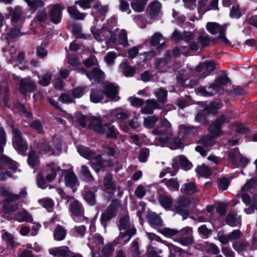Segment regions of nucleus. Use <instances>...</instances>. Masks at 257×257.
Segmentation results:
<instances>
[{
	"label": "nucleus",
	"instance_id": "nucleus-1",
	"mask_svg": "<svg viewBox=\"0 0 257 257\" xmlns=\"http://www.w3.org/2000/svg\"><path fill=\"white\" fill-rule=\"evenodd\" d=\"M230 83L229 78L225 75L217 78L214 83L212 84L207 90L203 87L198 88V92L203 96H211L214 94L221 93L223 91L222 85H226Z\"/></svg>",
	"mask_w": 257,
	"mask_h": 257
},
{
	"label": "nucleus",
	"instance_id": "nucleus-2",
	"mask_svg": "<svg viewBox=\"0 0 257 257\" xmlns=\"http://www.w3.org/2000/svg\"><path fill=\"white\" fill-rule=\"evenodd\" d=\"M161 127L153 130L152 133L159 136L156 138L161 143H166L170 141L172 137L171 124L164 118L160 121Z\"/></svg>",
	"mask_w": 257,
	"mask_h": 257
},
{
	"label": "nucleus",
	"instance_id": "nucleus-3",
	"mask_svg": "<svg viewBox=\"0 0 257 257\" xmlns=\"http://www.w3.org/2000/svg\"><path fill=\"white\" fill-rule=\"evenodd\" d=\"M69 205L70 216L77 223L88 222V218L85 216V210L82 204L78 200L73 199Z\"/></svg>",
	"mask_w": 257,
	"mask_h": 257
},
{
	"label": "nucleus",
	"instance_id": "nucleus-4",
	"mask_svg": "<svg viewBox=\"0 0 257 257\" xmlns=\"http://www.w3.org/2000/svg\"><path fill=\"white\" fill-rule=\"evenodd\" d=\"M8 168L12 172H16L18 170V164L6 156L0 157V180H5L8 177H11L10 172L3 170Z\"/></svg>",
	"mask_w": 257,
	"mask_h": 257
},
{
	"label": "nucleus",
	"instance_id": "nucleus-5",
	"mask_svg": "<svg viewBox=\"0 0 257 257\" xmlns=\"http://www.w3.org/2000/svg\"><path fill=\"white\" fill-rule=\"evenodd\" d=\"M227 26L228 25L226 24L220 25L215 22H208L206 24V29L212 35L218 34V38L227 44L229 42L225 37V32Z\"/></svg>",
	"mask_w": 257,
	"mask_h": 257
},
{
	"label": "nucleus",
	"instance_id": "nucleus-6",
	"mask_svg": "<svg viewBox=\"0 0 257 257\" xmlns=\"http://www.w3.org/2000/svg\"><path fill=\"white\" fill-rule=\"evenodd\" d=\"M1 194L4 198L5 202L11 203L19 200L23 201L27 198L28 192L26 187L22 188L18 194H14L8 189H2Z\"/></svg>",
	"mask_w": 257,
	"mask_h": 257
},
{
	"label": "nucleus",
	"instance_id": "nucleus-7",
	"mask_svg": "<svg viewBox=\"0 0 257 257\" xmlns=\"http://www.w3.org/2000/svg\"><path fill=\"white\" fill-rule=\"evenodd\" d=\"M37 147L40 154H46L52 151L54 148L59 150L61 148V142L58 138L55 137L51 142H48L46 140L42 141Z\"/></svg>",
	"mask_w": 257,
	"mask_h": 257
},
{
	"label": "nucleus",
	"instance_id": "nucleus-8",
	"mask_svg": "<svg viewBox=\"0 0 257 257\" xmlns=\"http://www.w3.org/2000/svg\"><path fill=\"white\" fill-rule=\"evenodd\" d=\"M190 203V200L189 198L180 196L175 205V209L176 212L183 217V219L187 218L189 215V211L188 206Z\"/></svg>",
	"mask_w": 257,
	"mask_h": 257
},
{
	"label": "nucleus",
	"instance_id": "nucleus-9",
	"mask_svg": "<svg viewBox=\"0 0 257 257\" xmlns=\"http://www.w3.org/2000/svg\"><path fill=\"white\" fill-rule=\"evenodd\" d=\"M14 135L13 146L20 153L23 154L27 150L28 145L26 142L21 136V133L17 128L13 127Z\"/></svg>",
	"mask_w": 257,
	"mask_h": 257
},
{
	"label": "nucleus",
	"instance_id": "nucleus-10",
	"mask_svg": "<svg viewBox=\"0 0 257 257\" xmlns=\"http://www.w3.org/2000/svg\"><path fill=\"white\" fill-rule=\"evenodd\" d=\"M227 119L224 115H221L215 121L211 124L209 127V131L211 136L214 138L222 135L221 130L222 125L227 122Z\"/></svg>",
	"mask_w": 257,
	"mask_h": 257
},
{
	"label": "nucleus",
	"instance_id": "nucleus-11",
	"mask_svg": "<svg viewBox=\"0 0 257 257\" xmlns=\"http://www.w3.org/2000/svg\"><path fill=\"white\" fill-rule=\"evenodd\" d=\"M192 228L190 227H185L179 232L177 238V241L183 245H188L193 243Z\"/></svg>",
	"mask_w": 257,
	"mask_h": 257
},
{
	"label": "nucleus",
	"instance_id": "nucleus-12",
	"mask_svg": "<svg viewBox=\"0 0 257 257\" xmlns=\"http://www.w3.org/2000/svg\"><path fill=\"white\" fill-rule=\"evenodd\" d=\"M215 68V63L213 61H208L199 64L196 67L195 71L199 78H204L209 75Z\"/></svg>",
	"mask_w": 257,
	"mask_h": 257
},
{
	"label": "nucleus",
	"instance_id": "nucleus-13",
	"mask_svg": "<svg viewBox=\"0 0 257 257\" xmlns=\"http://www.w3.org/2000/svg\"><path fill=\"white\" fill-rule=\"evenodd\" d=\"M64 7L61 4H57L51 6L49 11V18L54 24H57L60 23L62 17V12Z\"/></svg>",
	"mask_w": 257,
	"mask_h": 257
},
{
	"label": "nucleus",
	"instance_id": "nucleus-14",
	"mask_svg": "<svg viewBox=\"0 0 257 257\" xmlns=\"http://www.w3.org/2000/svg\"><path fill=\"white\" fill-rule=\"evenodd\" d=\"M116 215V207L114 203L110 204L106 209L103 212L100 217V221L102 225L106 227L107 222L110 220Z\"/></svg>",
	"mask_w": 257,
	"mask_h": 257
},
{
	"label": "nucleus",
	"instance_id": "nucleus-15",
	"mask_svg": "<svg viewBox=\"0 0 257 257\" xmlns=\"http://www.w3.org/2000/svg\"><path fill=\"white\" fill-rule=\"evenodd\" d=\"M89 160L91 167L97 173L101 170H103L106 166V161L103 160L102 156L100 155L94 154V156Z\"/></svg>",
	"mask_w": 257,
	"mask_h": 257
},
{
	"label": "nucleus",
	"instance_id": "nucleus-16",
	"mask_svg": "<svg viewBox=\"0 0 257 257\" xmlns=\"http://www.w3.org/2000/svg\"><path fill=\"white\" fill-rule=\"evenodd\" d=\"M197 127L192 125L181 124L179 126V138L180 140L185 139L197 133Z\"/></svg>",
	"mask_w": 257,
	"mask_h": 257
},
{
	"label": "nucleus",
	"instance_id": "nucleus-17",
	"mask_svg": "<svg viewBox=\"0 0 257 257\" xmlns=\"http://www.w3.org/2000/svg\"><path fill=\"white\" fill-rule=\"evenodd\" d=\"M10 16H11V21L13 23H18L19 21L25 19L24 13L20 6L14 8L10 7L7 8Z\"/></svg>",
	"mask_w": 257,
	"mask_h": 257
},
{
	"label": "nucleus",
	"instance_id": "nucleus-18",
	"mask_svg": "<svg viewBox=\"0 0 257 257\" xmlns=\"http://www.w3.org/2000/svg\"><path fill=\"white\" fill-rule=\"evenodd\" d=\"M257 184V178H252L247 181L241 188L242 193L241 194L242 201L246 205H248L250 203V196L244 193V192L248 191L251 187Z\"/></svg>",
	"mask_w": 257,
	"mask_h": 257
},
{
	"label": "nucleus",
	"instance_id": "nucleus-19",
	"mask_svg": "<svg viewBox=\"0 0 257 257\" xmlns=\"http://www.w3.org/2000/svg\"><path fill=\"white\" fill-rule=\"evenodd\" d=\"M20 91L25 95L27 92H32L36 90L37 86L34 81L31 79H22L20 81Z\"/></svg>",
	"mask_w": 257,
	"mask_h": 257
},
{
	"label": "nucleus",
	"instance_id": "nucleus-20",
	"mask_svg": "<svg viewBox=\"0 0 257 257\" xmlns=\"http://www.w3.org/2000/svg\"><path fill=\"white\" fill-rule=\"evenodd\" d=\"M161 108L160 104L156 99H148L146 102V105L141 109V112L146 114H153L154 109Z\"/></svg>",
	"mask_w": 257,
	"mask_h": 257
},
{
	"label": "nucleus",
	"instance_id": "nucleus-21",
	"mask_svg": "<svg viewBox=\"0 0 257 257\" xmlns=\"http://www.w3.org/2000/svg\"><path fill=\"white\" fill-rule=\"evenodd\" d=\"M49 253L54 257H68L70 250L67 246L56 247L49 249Z\"/></svg>",
	"mask_w": 257,
	"mask_h": 257
},
{
	"label": "nucleus",
	"instance_id": "nucleus-22",
	"mask_svg": "<svg viewBox=\"0 0 257 257\" xmlns=\"http://www.w3.org/2000/svg\"><path fill=\"white\" fill-rule=\"evenodd\" d=\"M63 172H67L65 176V182L66 186L71 188L73 189V192H75L76 190L74 187L77 183V178L74 172L72 171H67L65 170H62Z\"/></svg>",
	"mask_w": 257,
	"mask_h": 257
},
{
	"label": "nucleus",
	"instance_id": "nucleus-23",
	"mask_svg": "<svg viewBox=\"0 0 257 257\" xmlns=\"http://www.w3.org/2000/svg\"><path fill=\"white\" fill-rule=\"evenodd\" d=\"M59 170H60V167L54 163L48 164L45 170L47 181L49 182L53 181L56 176L57 171Z\"/></svg>",
	"mask_w": 257,
	"mask_h": 257
},
{
	"label": "nucleus",
	"instance_id": "nucleus-24",
	"mask_svg": "<svg viewBox=\"0 0 257 257\" xmlns=\"http://www.w3.org/2000/svg\"><path fill=\"white\" fill-rule=\"evenodd\" d=\"M161 4L158 1H153L148 7V11L151 19H156L161 12Z\"/></svg>",
	"mask_w": 257,
	"mask_h": 257
},
{
	"label": "nucleus",
	"instance_id": "nucleus-25",
	"mask_svg": "<svg viewBox=\"0 0 257 257\" xmlns=\"http://www.w3.org/2000/svg\"><path fill=\"white\" fill-rule=\"evenodd\" d=\"M158 200L160 204L166 210L169 209L172 206L173 200L169 194H159Z\"/></svg>",
	"mask_w": 257,
	"mask_h": 257
},
{
	"label": "nucleus",
	"instance_id": "nucleus-26",
	"mask_svg": "<svg viewBox=\"0 0 257 257\" xmlns=\"http://www.w3.org/2000/svg\"><path fill=\"white\" fill-rule=\"evenodd\" d=\"M67 233V230L63 226L57 225L53 232L54 239L57 241H62L65 239Z\"/></svg>",
	"mask_w": 257,
	"mask_h": 257
},
{
	"label": "nucleus",
	"instance_id": "nucleus-27",
	"mask_svg": "<svg viewBox=\"0 0 257 257\" xmlns=\"http://www.w3.org/2000/svg\"><path fill=\"white\" fill-rule=\"evenodd\" d=\"M91 31L95 39L98 41H102L104 39L110 35L109 32L104 26L102 29L99 30H97L94 27H92Z\"/></svg>",
	"mask_w": 257,
	"mask_h": 257
},
{
	"label": "nucleus",
	"instance_id": "nucleus-28",
	"mask_svg": "<svg viewBox=\"0 0 257 257\" xmlns=\"http://www.w3.org/2000/svg\"><path fill=\"white\" fill-rule=\"evenodd\" d=\"M226 221L227 224L232 227L241 225L240 216L237 215L236 211H231L229 213Z\"/></svg>",
	"mask_w": 257,
	"mask_h": 257
},
{
	"label": "nucleus",
	"instance_id": "nucleus-29",
	"mask_svg": "<svg viewBox=\"0 0 257 257\" xmlns=\"http://www.w3.org/2000/svg\"><path fill=\"white\" fill-rule=\"evenodd\" d=\"M101 134H105L107 138L116 139L118 135L117 129L112 125L103 124L102 132Z\"/></svg>",
	"mask_w": 257,
	"mask_h": 257
},
{
	"label": "nucleus",
	"instance_id": "nucleus-30",
	"mask_svg": "<svg viewBox=\"0 0 257 257\" xmlns=\"http://www.w3.org/2000/svg\"><path fill=\"white\" fill-rule=\"evenodd\" d=\"M103 243V237L99 234H95L92 237L88 238L87 245L92 250L98 247L100 245Z\"/></svg>",
	"mask_w": 257,
	"mask_h": 257
},
{
	"label": "nucleus",
	"instance_id": "nucleus-31",
	"mask_svg": "<svg viewBox=\"0 0 257 257\" xmlns=\"http://www.w3.org/2000/svg\"><path fill=\"white\" fill-rule=\"evenodd\" d=\"M86 76L91 81H100L104 77V73L98 68L95 67L91 71L86 72Z\"/></svg>",
	"mask_w": 257,
	"mask_h": 257
},
{
	"label": "nucleus",
	"instance_id": "nucleus-32",
	"mask_svg": "<svg viewBox=\"0 0 257 257\" xmlns=\"http://www.w3.org/2000/svg\"><path fill=\"white\" fill-rule=\"evenodd\" d=\"M103 185L106 190L114 191L117 189L120 190V187H116L114 182L112 180V174L108 172L107 173L104 178Z\"/></svg>",
	"mask_w": 257,
	"mask_h": 257
},
{
	"label": "nucleus",
	"instance_id": "nucleus-33",
	"mask_svg": "<svg viewBox=\"0 0 257 257\" xmlns=\"http://www.w3.org/2000/svg\"><path fill=\"white\" fill-rule=\"evenodd\" d=\"M89 127L97 133L100 134L102 132L103 125L102 124L100 119L92 116L89 119Z\"/></svg>",
	"mask_w": 257,
	"mask_h": 257
},
{
	"label": "nucleus",
	"instance_id": "nucleus-34",
	"mask_svg": "<svg viewBox=\"0 0 257 257\" xmlns=\"http://www.w3.org/2000/svg\"><path fill=\"white\" fill-rule=\"evenodd\" d=\"M162 183L165 184L167 188L172 192L178 191L179 188V183L177 178L169 179H164Z\"/></svg>",
	"mask_w": 257,
	"mask_h": 257
},
{
	"label": "nucleus",
	"instance_id": "nucleus-35",
	"mask_svg": "<svg viewBox=\"0 0 257 257\" xmlns=\"http://www.w3.org/2000/svg\"><path fill=\"white\" fill-rule=\"evenodd\" d=\"M116 26V19L115 18H111L107 20V24L105 28L109 32L110 35L109 40L110 42L115 43L117 41L116 35L112 32L113 28Z\"/></svg>",
	"mask_w": 257,
	"mask_h": 257
},
{
	"label": "nucleus",
	"instance_id": "nucleus-36",
	"mask_svg": "<svg viewBox=\"0 0 257 257\" xmlns=\"http://www.w3.org/2000/svg\"><path fill=\"white\" fill-rule=\"evenodd\" d=\"M104 93L107 97L115 99L118 94V88L113 84L108 83L105 86Z\"/></svg>",
	"mask_w": 257,
	"mask_h": 257
},
{
	"label": "nucleus",
	"instance_id": "nucleus-37",
	"mask_svg": "<svg viewBox=\"0 0 257 257\" xmlns=\"http://www.w3.org/2000/svg\"><path fill=\"white\" fill-rule=\"evenodd\" d=\"M75 4H78L83 9L94 8L99 5V1L97 0H78L75 2Z\"/></svg>",
	"mask_w": 257,
	"mask_h": 257
},
{
	"label": "nucleus",
	"instance_id": "nucleus-38",
	"mask_svg": "<svg viewBox=\"0 0 257 257\" xmlns=\"http://www.w3.org/2000/svg\"><path fill=\"white\" fill-rule=\"evenodd\" d=\"M16 219L20 222H31L33 220L32 215L25 209H23L17 213L16 215Z\"/></svg>",
	"mask_w": 257,
	"mask_h": 257
},
{
	"label": "nucleus",
	"instance_id": "nucleus-39",
	"mask_svg": "<svg viewBox=\"0 0 257 257\" xmlns=\"http://www.w3.org/2000/svg\"><path fill=\"white\" fill-rule=\"evenodd\" d=\"M96 10L95 15L94 16L95 20L96 21L99 20L103 21L106 13L108 11V8L106 6H102L100 5V3L99 2V5L94 8Z\"/></svg>",
	"mask_w": 257,
	"mask_h": 257
},
{
	"label": "nucleus",
	"instance_id": "nucleus-40",
	"mask_svg": "<svg viewBox=\"0 0 257 257\" xmlns=\"http://www.w3.org/2000/svg\"><path fill=\"white\" fill-rule=\"evenodd\" d=\"M74 5L69 7L67 8V12L68 14L72 17L73 19L82 20L84 19L86 16L85 13H80L76 8V6Z\"/></svg>",
	"mask_w": 257,
	"mask_h": 257
},
{
	"label": "nucleus",
	"instance_id": "nucleus-41",
	"mask_svg": "<svg viewBox=\"0 0 257 257\" xmlns=\"http://www.w3.org/2000/svg\"><path fill=\"white\" fill-rule=\"evenodd\" d=\"M80 177L87 182H93L94 178L90 173L89 168L86 165H82L80 172Z\"/></svg>",
	"mask_w": 257,
	"mask_h": 257
},
{
	"label": "nucleus",
	"instance_id": "nucleus-42",
	"mask_svg": "<svg viewBox=\"0 0 257 257\" xmlns=\"http://www.w3.org/2000/svg\"><path fill=\"white\" fill-rule=\"evenodd\" d=\"M181 191L182 193L185 195H191L197 191V187L195 183L190 182L185 183L182 186Z\"/></svg>",
	"mask_w": 257,
	"mask_h": 257
},
{
	"label": "nucleus",
	"instance_id": "nucleus-43",
	"mask_svg": "<svg viewBox=\"0 0 257 257\" xmlns=\"http://www.w3.org/2000/svg\"><path fill=\"white\" fill-rule=\"evenodd\" d=\"M19 208L17 203L5 202L3 205V210L6 215H10L16 212Z\"/></svg>",
	"mask_w": 257,
	"mask_h": 257
},
{
	"label": "nucleus",
	"instance_id": "nucleus-44",
	"mask_svg": "<svg viewBox=\"0 0 257 257\" xmlns=\"http://www.w3.org/2000/svg\"><path fill=\"white\" fill-rule=\"evenodd\" d=\"M104 92L101 89H92L90 95V100L94 103H98L103 99Z\"/></svg>",
	"mask_w": 257,
	"mask_h": 257
},
{
	"label": "nucleus",
	"instance_id": "nucleus-45",
	"mask_svg": "<svg viewBox=\"0 0 257 257\" xmlns=\"http://www.w3.org/2000/svg\"><path fill=\"white\" fill-rule=\"evenodd\" d=\"M155 96L157 98L158 102L162 104H164L166 102L168 91L167 90L161 87L157 89L155 91Z\"/></svg>",
	"mask_w": 257,
	"mask_h": 257
},
{
	"label": "nucleus",
	"instance_id": "nucleus-46",
	"mask_svg": "<svg viewBox=\"0 0 257 257\" xmlns=\"http://www.w3.org/2000/svg\"><path fill=\"white\" fill-rule=\"evenodd\" d=\"M27 162L32 167H35L39 165V157L34 151H31L29 152Z\"/></svg>",
	"mask_w": 257,
	"mask_h": 257
},
{
	"label": "nucleus",
	"instance_id": "nucleus-47",
	"mask_svg": "<svg viewBox=\"0 0 257 257\" xmlns=\"http://www.w3.org/2000/svg\"><path fill=\"white\" fill-rule=\"evenodd\" d=\"M170 255L173 257H185L186 254L188 253L183 250L181 248L174 246L173 245L169 246Z\"/></svg>",
	"mask_w": 257,
	"mask_h": 257
},
{
	"label": "nucleus",
	"instance_id": "nucleus-48",
	"mask_svg": "<svg viewBox=\"0 0 257 257\" xmlns=\"http://www.w3.org/2000/svg\"><path fill=\"white\" fill-rule=\"evenodd\" d=\"M147 3L142 0H134L131 3V7L134 11L141 13L144 11Z\"/></svg>",
	"mask_w": 257,
	"mask_h": 257
},
{
	"label": "nucleus",
	"instance_id": "nucleus-49",
	"mask_svg": "<svg viewBox=\"0 0 257 257\" xmlns=\"http://www.w3.org/2000/svg\"><path fill=\"white\" fill-rule=\"evenodd\" d=\"M214 139L211 135H206L201 138L199 143L205 147H211L215 144Z\"/></svg>",
	"mask_w": 257,
	"mask_h": 257
},
{
	"label": "nucleus",
	"instance_id": "nucleus-50",
	"mask_svg": "<svg viewBox=\"0 0 257 257\" xmlns=\"http://www.w3.org/2000/svg\"><path fill=\"white\" fill-rule=\"evenodd\" d=\"M119 67L124 71V74L127 77H132L135 74V68L130 66L126 61L122 62L119 65Z\"/></svg>",
	"mask_w": 257,
	"mask_h": 257
},
{
	"label": "nucleus",
	"instance_id": "nucleus-51",
	"mask_svg": "<svg viewBox=\"0 0 257 257\" xmlns=\"http://www.w3.org/2000/svg\"><path fill=\"white\" fill-rule=\"evenodd\" d=\"M196 173L201 176L209 177L212 174L210 168L203 164L196 169Z\"/></svg>",
	"mask_w": 257,
	"mask_h": 257
},
{
	"label": "nucleus",
	"instance_id": "nucleus-52",
	"mask_svg": "<svg viewBox=\"0 0 257 257\" xmlns=\"http://www.w3.org/2000/svg\"><path fill=\"white\" fill-rule=\"evenodd\" d=\"M77 150L81 156L88 160L91 159L95 154V153L93 152L89 148L84 146L78 147Z\"/></svg>",
	"mask_w": 257,
	"mask_h": 257
},
{
	"label": "nucleus",
	"instance_id": "nucleus-53",
	"mask_svg": "<svg viewBox=\"0 0 257 257\" xmlns=\"http://www.w3.org/2000/svg\"><path fill=\"white\" fill-rule=\"evenodd\" d=\"M39 203L49 211H51L54 206V202L50 198H44L39 200Z\"/></svg>",
	"mask_w": 257,
	"mask_h": 257
},
{
	"label": "nucleus",
	"instance_id": "nucleus-54",
	"mask_svg": "<svg viewBox=\"0 0 257 257\" xmlns=\"http://www.w3.org/2000/svg\"><path fill=\"white\" fill-rule=\"evenodd\" d=\"M159 119L158 117L155 115L148 116L144 118V125L148 128L153 127Z\"/></svg>",
	"mask_w": 257,
	"mask_h": 257
},
{
	"label": "nucleus",
	"instance_id": "nucleus-55",
	"mask_svg": "<svg viewBox=\"0 0 257 257\" xmlns=\"http://www.w3.org/2000/svg\"><path fill=\"white\" fill-rule=\"evenodd\" d=\"M148 219L150 223L153 225L160 226L162 225V220L156 213H151L148 215Z\"/></svg>",
	"mask_w": 257,
	"mask_h": 257
},
{
	"label": "nucleus",
	"instance_id": "nucleus-56",
	"mask_svg": "<svg viewBox=\"0 0 257 257\" xmlns=\"http://www.w3.org/2000/svg\"><path fill=\"white\" fill-rule=\"evenodd\" d=\"M167 59L159 58L156 60V68L160 72H165L167 70Z\"/></svg>",
	"mask_w": 257,
	"mask_h": 257
},
{
	"label": "nucleus",
	"instance_id": "nucleus-57",
	"mask_svg": "<svg viewBox=\"0 0 257 257\" xmlns=\"http://www.w3.org/2000/svg\"><path fill=\"white\" fill-rule=\"evenodd\" d=\"M180 166V161H179L178 156L174 158L172 161V170L170 168H167V172L171 174V176H175L179 170Z\"/></svg>",
	"mask_w": 257,
	"mask_h": 257
},
{
	"label": "nucleus",
	"instance_id": "nucleus-58",
	"mask_svg": "<svg viewBox=\"0 0 257 257\" xmlns=\"http://www.w3.org/2000/svg\"><path fill=\"white\" fill-rule=\"evenodd\" d=\"M52 74L51 72L47 71L42 76L41 78H40L39 80V83L43 86H46L50 84L52 78Z\"/></svg>",
	"mask_w": 257,
	"mask_h": 257
},
{
	"label": "nucleus",
	"instance_id": "nucleus-59",
	"mask_svg": "<svg viewBox=\"0 0 257 257\" xmlns=\"http://www.w3.org/2000/svg\"><path fill=\"white\" fill-rule=\"evenodd\" d=\"M163 38L162 35L159 33H155L152 37L151 41V44L153 46H157L159 44H161L160 47H159V49H162V45L164 44Z\"/></svg>",
	"mask_w": 257,
	"mask_h": 257
},
{
	"label": "nucleus",
	"instance_id": "nucleus-60",
	"mask_svg": "<svg viewBox=\"0 0 257 257\" xmlns=\"http://www.w3.org/2000/svg\"><path fill=\"white\" fill-rule=\"evenodd\" d=\"M83 198L90 205H93L95 204V196L94 193L91 191L86 192L83 194Z\"/></svg>",
	"mask_w": 257,
	"mask_h": 257
},
{
	"label": "nucleus",
	"instance_id": "nucleus-61",
	"mask_svg": "<svg viewBox=\"0 0 257 257\" xmlns=\"http://www.w3.org/2000/svg\"><path fill=\"white\" fill-rule=\"evenodd\" d=\"M72 230L75 236L83 237L85 234L86 227L85 225L76 226Z\"/></svg>",
	"mask_w": 257,
	"mask_h": 257
},
{
	"label": "nucleus",
	"instance_id": "nucleus-62",
	"mask_svg": "<svg viewBox=\"0 0 257 257\" xmlns=\"http://www.w3.org/2000/svg\"><path fill=\"white\" fill-rule=\"evenodd\" d=\"M179 161L181 168L184 170H190L192 167V164L188 160L183 156H179Z\"/></svg>",
	"mask_w": 257,
	"mask_h": 257
},
{
	"label": "nucleus",
	"instance_id": "nucleus-63",
	"mask_svg": "<svg viewBox=\"0 0 257 257\" xmlns=\"http://www.w3.org/2000/svg\"><path fill=\"white\" fill-rule=\"evenodd\" d=\"M205 249L207 253L214 255H217L220 252L219 247L212 243L207 244L205 247Z\"/></svg>",
	"mask_w": 257,
	"mask_h": 257
},
{
	"label": "nucleus",
	"instance_id": "nucleus-64",
	"mask_svg": "<svg viewBox=\"0 0 257 257\" xmlns=\"http://www.w3.org/2000/svg\"><path fill=\"white\" fill-rule=\"evenodd\" d=\"M130 226V220L127 215L121 218L119 220V229L120 230H126Z\"/></svg>",
	"mask_w": 257,
	"mask_h": 257
}]
</instances>
